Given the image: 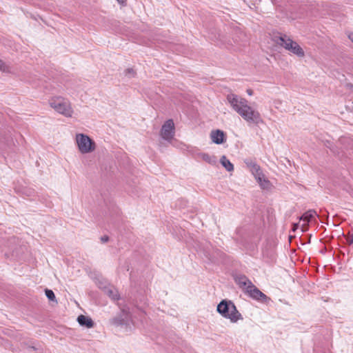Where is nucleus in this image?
<instances>
[{
	"instance_id": "obj_15",
	"label": "nucleus",
	"mask_w": 353,
	"mask_h": 353,
	"mask_svg": "<svg viewBox=\"0 0 353 353\" xmlns=\"http://www.w3.org/2000/svg\"><path fill=\"white\" fill-rule=\"evenodd\" d=\"M220 162L227 171H228V172L233 171L234 165L230 162V161L227 159V157L225 156L221 157V158L220 159Z\"/></svg>"
},
{
	"instance_id": "obj_21",
	"label": "nucleus",
	"mask_w": 353,
	"mask_h": 353,
	"mask_svg": "<svg viewBox=\"0 0 353 353\" xmlns=\"http://www.w3.org/2000/svg\"><path fill=\"white\" fill-rule=\"evenodd\" d=\"M347 37L353 43V32L347 33Z\"/></svg>"
},
{
	"instance_id": "obj_23",
	"label": "nucleus",
	"mask_w": 353,
	"mask_h": 353,
	"mask_svg": "<svg viewBox=\"0 0 353 353\" xmlns=\"http://www.w3.org/2000/svg\"><path fill=\"white\" fill-rule=\"evenodd\" d=\"M299 223H294L293 225V228H292L293 231H295L296 230H297L299 228Z\"/></svg>"
},
{
	"instance_id": "obj_2",
	"label": "nucleus",
	"mask_w": 353,
	"mask_h": 353,
	"mask_svg": "<svg viewBox=\"0 0 353 353\" xmlns=\"http://www.w3.org/2000/svg\"><path fill=\"white\" fill-rule=\"evenodd\" d=\"M50 107L56 112L67 118H72L74 116V110L71 102L61 96H54L49 99Z\"/></svg>"
},
{
	"instance_id": "obj_25",
	"label": "nucleus",
	"mask_w": 353,
	"mask_h": 353,
	"mask_svg": "<svg viewBox=\"0 0 353 353\" xmlns=\"http://www.w3.org/2000/svg\"><path fill=\"white\" fill-rule=\"evenodd\" d=\"M306 226H307L306 223H303L302 225V232H304L306 230Z\"/></svg>"
},
{
	"instance_id": "obj_3",
	"label": "nucleus",
	"mask_w": 353,
	"mask_h": 353,
	"mask_svg": "<svg viewBox=\"0 0 353 353\" xmlns=\"http://www.w3.org/2000/svg\"><path fill=\"white\" fill-rule=\"evenodd\" d=\"M216 310L223 317L229 319L231 323H236L239 320H243L241 314L232 301L222 300L218 304Z\"/></svg>"
},
{
	"instance_id": "obj_10",
	"label": "nucleus",
	"mask_w": 353,
	"mask_h": 353,
	"mask_svg": "<svg viewBox=\"0 0 353 353\" xmlns=\"http://www.w3.org/2000/svg\"><path fill=\"white\" fill-rule=\"evenodd\" d=\"M243 162L253 176L256 175V173H259L261 171V167L254 160L252 159H244Z\"/></svg>"
},
{
	"instance_id": "obj_12",
	"label": "nucleus",
	"mask_w": 353,
	"mask_h": 353,
	"mask_svg": "<svg viewBox=\"0 0 353 353\" xmlns=\"http://www.w3.org/2000/svg\"><path fill=\"white\" fill-rule=\"evenodd\" d=\"M77 321L81 326L86 327L87 328H91L94 326V322L92 319L89 316L84 315H79L77 317Z\"/></svg>"
},
{
	"instance_id": "obj_17",
	"label": "nucleus",
	"mask_w": 353,
	"mask_h": 353,
	"mask_svg": "<svg viewBox=\"0 0 353 353\" xmlns=\"http://www.w3.org/2000/svg\"><path fill=\"white\" fill-rule=\"evenodd\" d=\"M0 71L6 73L12 72L11 67L0 59Z\"/></svg>"
},
{
	"instance_id": "obj_5",
	"label": "nucleus",
	"mask_w": 353,
	"mask_h": 353,
	"mask_svg": "<svg viewBox=\"0 0 353 353\" xmlns=\"http://www.w3.org/2000/svg\"><path fill=\"white\" fill-rule=\"evenodd\" d=\"M274 41L276 45L283 47L298 57L303 58L305 57V52L300 45L286 34L276 37Z\"/></svg>"
},
{
	"instance_id": "obj_16",
	"label": "nucleus",
	"mask_w": 353,
	"mask_h": 353,
	"mask_svg": "<svg viewBox=\"0 0 353 353\" xmlns=\"http://www.w3.org/2000/svg\"><path fill=\"white\" fill-rule=\"evenodd\" d=\"M105 292L113 300H118L119 298L118 291L114 288H107Z\"/></svg>"
},
{
	"instance_id": "obj_11",
	"label": "nucleus",
	"mask_w": 353,
	"mask_h": 353,
	"mask_svg": "<svg viewBox=\"0 0 353 353\" xmlns=\"http://www.w3.org/2000/svg\"><path fill=\"white\" fill-rule=\"evenodd\" d=\"M224 133L220 130H213L210 133V138L213 143L221 144L224 142Z\"/></svg>"
},
{
	"instance_id": "obj_18",
	"label": "nucleus",
	"mask_w": 353,
	"mask_h": 353,
	"mask_svg": "<svg viewBox=\"0 0 353 353\" xmlns=\"http://www.w3.org/2000/svg\"><path fill=\"white\" fill-rule=\"evenodd\" d=\"M45 293L49 300L52 301H56V297H55L54 293L53 292L52 290L46 289L45 290Z\"/></svg>"
},
{
	"instance_id": "obj_20",
	"label": "nucleus",
	"mask_w": 353,
	"mask_h": 353,
	"mask_svg": "<svg viewBox=\"0 0 353 353\" xmlns=\"http://www.w3.org/2000/svg\"><path fill=\"white\" fill-rule=\"evenodd\" d=\"M108 240H109V237L108 236L105 235V236H103L101 237V241L102 243H106L108 241Z\"/></svg>"
},
{
	"instance_id": "obj_1",
	"label": "nucleus",
	"mask_w": 353,
	"mask_h": 353,
	"mask_svg": "<svg viewBox=\"0 0 353 353\" xmlns=\"http://www.w3.org/2000/svg\"><path fill=\"white\" fill-rule=\"evenodd\" d=\"M227 101L231 108L246 122L256 125L263 123L260 113L248 105L247 99L230 93L227 95Z\"/></svg>"
},
{
	"instance_id": "obj_9",
	"label": "nucleus",
	"mask_w": 353,
	"mask_h": 353,
	"mask_svg": "<svg viewBox=\"0 0 353 353\" xmlns=\"http://www.w3.org/2000/svg\"><path fill=\"white\" fill-rule=\"evenodd\" d=\"M254 177L261 189L269 190L272 188V185L271 182L265 176L262 170L259 173H256V174L254 175Z\"/></svg>"
},
{
	"instance_id": "obj_14",
	"label": "nucleus",
	"mask_w": 353,
	"mask_h": 353,
	"mask_svg": "<svg viewBox=\"0 0 353 353\" xmlns=\"http://www.w3.org/2000/svg\"><path fill=\"white\" fill-rule=\"evenodd\" d=\"M199 157L204 161L209 164L214 165L216 163V160L214 156L210 155L208 153H201Z\"/></svg>"
},
{
	"instance_id": "obj_26",
	"label": "nucleus",
	"mask_w": 353,
	"mask_h": 353,
	"mask_svg": "<svg viewBox=\"0 0 353 353\" xmlns=\"http://www.w3.org/2000/svg\"><path fill=\"white\" fill-rule=\"evenodd\" d=\"M117 1H118L119 3H125V0H117Z\"/></svg>"
},
{
	"instance_id": "obj_8",
	"label": "nucleus",
	"mask_w": 353,
	"mask_h": 353,
	"mask_svg": "<svg viewBox=\"0 0 353 353\" xmlns=\"http://www.w3.org/2000/svg\"><path fill=\"white\" fill-rule=\"evenodd\" d=\"M174 135V124L172 119L165 122L161 130V137L168 141H170Z\"/></svg>"
},
{
	"instance_id": "obj_13",
	"label": "nucleus",
	"mask_w": 353,
	"mask_h": 353,
	"mask_svg": "<svg viewBox=\"0 0 353 353\" xmlns=\"http://www.w3.org/2000/svg\"><path fill=\"white\" fill-rule=\"evenodd\" d=\"M317 216L316 212L314 210H310L305 212L301 217L300 220L305 223H308L311 221V219Z\"/></svg>"
},
{
	"instance_id": "obj_22",
	"label": "nucleus",
	"mask_w": 353,
	"mask_h": 353,
	"mask_svg": "<svg viewBox=\"0 0 353 353\" xmlns=\"http://www.w3.org/2000/svg\"><path fill=\"white\" fill-rule=\"evenodd\" d=\"M348 242L349 243L352 244L353 243V234L348 238Z\"/></svg>"
},
{
	"instance_id": "obj_24",
	"label": "nucleus",
	"mask_w": 353,
	"mask_h": 353,
	"mask_svg": "<svg viewBox=\"0 0 353 353\" xmlns=\"http://www.w3.org/2000/svg\"><path fill=\"white\" fill-rule=\"evenodd\" d=\"M247 93L248 95L252 96L253 94V91L251 89L247 90Z\"/></svg>"
},
{
	"instance_id": "obj_6",
	"label": "nucleus",
	"mask_w": 353,
	"mask_h": 353,
	"mask_svg": "<svg viewBox=\"0 0 353 353\" xmlns=\"http://www.w3.org/2000/svg\"><path fill=\"white\" fill-rule=\"evenodd\" d=\"M74 141L79 152L82 154L92 153L96 150L95 142L85 134L77 133Z\"/></svg>"
},
{
	"instance_id": "obj_19",
	"label": "nucleus",
	"mask_w": 353,
	"mask_h": 353,
	"mask_svg": "<svg viewBox=\"0 0 353 353\" xmlns=\"http://www.w3.org/2000/svg\"><path fill=\"white\" fill-rule=\"evenodd\" d=\"M125 74L129 78H132L135 76L136 72L132 68H128L125 70Z\"/></svg>"
},
{
	"instance_id": "obj_7",
	"label": "nucleus",
	"mask_w": 353,
	"mask_h": 353,
	"mask_svg": "<svg viewBox=\"0 0 353 353\" xmlns=\"http://www.w3.org/2000/svg\"><path fill=\"white\" fill-rule=\"evenodd\" d=\"M111 323L117 327L124 328L126 331L132 330V319L131 315L125 311L111 319Z\"/></svg>"
},
{
	"instance_id": "obj_4",
	"label": "nucleus",
	"mask_w": 353,
	"mask_h": 353,
	"mask_svg": "<svg viewBox=\"0 0 353 353\" xmlns=\"http://www.w3.org/2000/svg\"><path fill=\"white\" fill-rule=\"evenodd\" d=\"M235 282L245 293L256 300L264 301L267 296L261 292L252 282L245 276H239L235 278Z\"/></svg>"
}]
</instances>
